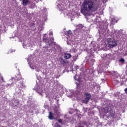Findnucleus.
I'll return each mask as SVG.
<instances>
[{"label": "nucleus", "mask_w": 127, "mask_h": 127, "mask_svg": "<svg viewBox=\"0 0 127 127\" xmlns=\"http://www.w3.org/2000/svg\"><path fill=\"white\" fill-rule=\"evenodd\" d=\"M98 10V6L91 1H85L81 8V12L86 16L89 12H95Z\"/></svg>", "instance_id": "f257e3e1"}, {"label": "nucleus", "mask_w": 127, "mask_h": 127, "mask_svg": "<svg viewBox=\"0 0 127 127\" xmlns=\"http://www.w3.org/2000/svg\"><path fill=\"white\" fill-rule=\"evenodd\" d=\"M104 112L105 113V116L107 119H111V118L114 119L115 118L116 111L110 107L104 108Z\"/></svg>", "instance_id": "f03ea898"}, {"label": "nucleus", "mask_w": 127, "mask_h": 127, "mask_svg": "<svg viewBox=\"0 0 127 127\" xmlns=\"http://www.w3.org/2000/svg\"><path fill=\"white\" fill-rule=\"evenodd\" d=\"M84 97H85L84 99L82 100V103H83L84 104H88V103H89L90 100H91V98H92V96H91L90 93H88L86 92L84 94Z\"/></svg>", "instance_id": "7ed1b4c3"}, {"label": "nucleus", "mask_w": 127, "mask_h": 127, "mask_svg": "<svg viewBox=\"0 0 127 127\" xmlns=\"http://www.w3.org/2000/svg\"><path fill=\"white\" fill-rule=\"evenodd\" d=\"M108 44L110 47L113 48V47H115V46H117V42L115 41V40L111 38H109L107 40Z\"/></svg>", "instance_id": "20e7f679"}, {"label": "nucleus", "mask_w": 127, "mask_h": 127, "mask_svg": "<svg viewBox=\"0 0 127 127\" xmlns=\"http://www.w3.org/2000/svg\"><path fill=\"white\" fill-rule=\"evenodd\" d=\"M43 41L44 42H45V43L47 45V46L46 47H48V46H50V45H51V43H52V41H51V40H50L49 39H47V38H43Z\"/></svg>", "instance_id": "39448f33"}, {"label": "nucleus", "mask_w": 127, "mask_h": 127, "mask_svg": "<svg viewBox=\"0 0 127 127\" xmlns=\"http://www.w3.org/2000/svg\"><path fill=\"white\" fill-rule=\"evenodd\" d=\"M114 82L115 85H117V84L120 83L121 81H122V78H121V76H116L115 78H114Z\"/></svg>", "instance_id": "423d86ee"}, {"label": "nucleus", "mask_w": 127, "mask_h": 127, "mask_svg": "<svg viewBox=\"0 0 127 127\" xmlns=\"http://www.w3.org/2000/svg\"><path fill=\"white\" fill-rule=\"evenodd\" d=\"M29 2V1H28V0H23L22 4L24 6H26L28 5Z\"/></svg>", "instance_id": "0eeeda50"}, {"label": "nucleus", "mask_w": 127, "mask_h": 127, "mask_svg": "<svg viewBox=\"0 0 127 127\" xmlns=\"http://www.w3.org/2000/svg\"><path fill=\"white\" fill-rule=\"evenodd\" d=\"M71 54L66 53L64 55V58L65 59H69V58H71Z\"/></svg>", "instance_id": "6e6552de"}, {"label": "nucleus", "mask_w": 127, "mask_h": 127, "mask_svg": "<svg viewBox=\"0 0 127 127\" xmlns=\"http://www.w3.org/2000/svg\"><path fill=\"white\" fill-rule=\"evenodd\" d=\"M48 118L50 120H53V114L52 113V112H49Z\"/></svg>", "instance_id": "1a4fd4ad"}, {"label": "nucleus", "mask_w": 127, "mask_h": 127, "mask_svg": "<svg viewBox=\"0 0 127 127\" xmlns=\"http://www.w3.org/2000/svg\"><path fill=\"white\" fill-rule=\"evenodd\" d=\"M66 35H67L68 36H70V35H72V31L68 30L67 31L66 33Z\"/></svg>", "instance_id": "9d476101"}, {"label": "nucleus", "mask_w": 127, "mask_h": 127, "mask_svg": "<svg viewBox=\"0 0 127 127\" xmlns=\"http://www.w3.org/2000/svg\"><path fill=\"white\" fill-rule=\"evenodd\" d=\"M119 62H121V63H125V59L124 58H120L119 60Z\"/></svg>", "instance_id": "9b49d317"}, {"label": "nucleus", "mask_w": 127, "mask_h": 127, "mask_svg": "<svg viewBox=\"0 0 127 127\" xmlns=\"http://www.w3.org/2000/svg\"><path fill=\"white\" fill-rule=\"evenodd\" d=\"M73 61H76V60H77V58H78V56H74L72 57Z\"/></svg>", "instance_id": "f8f14e48"}, {"label": "nucleus", "mask_w": 127, "mask_h": 127, "mask_svg": "<svg viewBox=\"0 0 127 127\" xmlns=\"http://www.w3.org/2000/svg\"><path fill=\"white\" fill-rule=\"evenodd\" d=\"M16 82H19L20 84H22V83H23V81H21V79H20L19 80H17Z\"/></svg>", "instance_id": "ddd939ff"}, {"label": "nucleus", "mask_w": 127, "mask_h": 127, "mask_svg": "<svg viewBox=\"0 0 127 127\" xmlns=\"http://www.w3.org/2000/svg\"><path fill=\"white\" fill-rule=\"evenodd\" d=\"M58 122L60 124H62V120L61 119H58Z\"/></svg>", "instance_id": "4468645a"}, {"label": "nucleus", "mask_w": 127, "mask_h": 127, "mask_svg": "<svg viewBox=\"0 0 127 127\" xmlns=\"http://www.w3.org/2000/svg\"><path fill=\"white\" fill-rule=\"evenodd\" d=\"M78 27H79V28H80V29H82V28H83V26L82 25H79L78 26Z\"/></svg>", "instance_id": "2eb2a0df"}, {"label": "nucleus", "mask_w": 127, "mask_h": 127, "mask_svg": "<svg viewBox=\"0 0 127 127\" xmlns=\"http://www.w3.org/2000/svg\"><path fill=\"white\" fill-rule=\"evenodd\" d=\"M124 92H125V94H127V88H126L124 89Z\"/></svg>", "instance_id": "dca6fc26"}, {"label": "nucleus", "mask_w": 127, "mask_h": 127, "mask_svg": "<svg viewBox=\"0 0 127 127\" xmlns=\"http://www.w3.org/2000/svg\"><path fill=\"white\" fill-rule=\"evenodd\" d=\"M0 80H2V82H4V79H3V77L1 76Z\"/></svg>", "instance_id": "f3484780"}, {"label": "nucleus", "mask_w": 127, "mask_h": 127, "mask_svg": "<svg viewBox=\"0 0 127 127\" xmlns=\"http://www.w3.org/2000/svg\"><path fill=\"white\" fill-rule=\"evenodd\" d=\"M49 35H53V33H52V32H51L49 33Z\"/></svg>", "instance_id": "a211bd4d"}, {"label": "nucleus", "mask_w": 127, "mask_h": 127, "mask_svg": "<svg viewBox=\"0 0 127 127\" xmlns=\"http://www.w3.org/2000/svg\"><path fill=\"white\" fill-rule=\"evenodd\" d=\"M56 127H61V126H60V125H59L57 124V126H56Z\"/></svg>", "instance_id": "6ab92c4d"}, {"label": "nucleus", "mask_w": 127, "mask_h": 127, "mask_svg": "<svg viewBox=\"0 0 127 127\" xmlns=\"http://www.w3.org/2000/svg\"><path fill=\"white\" fill-rule=\"evenodd\" d=\"M103 2H104V3H106L107 2V0H103Z\"/></svg>", "instance_id": "aec40b11"}, {"label": "nucleus", "mask_w": 127, "mask_h": 127, "mask_svg": "<svg viewBox=\"0 0 127 127\" xmlns=\"http://www.w3.org/2000/svg\"><path fill=\"white\" fill-rule=\"evenodd\" d=\"M51 39H52V41H54V38L52 37L51 38Z\"/></svg>", "instance_id": "412c9836"}, {"label": "nucleus", "mask_w": 127, "mask_h": 127, "mask_svg": "<svg viewBox=\"0 0 127 127\" xmlns=\"http://www.w3.org/2000/svg\"><path fill=\"white\" fill-rule=\"evenodd\" d=\"M16 102L17 104H19V101L17 100V101H16Z\"/></svg>", "instance_id": "4be33fe9"}, {"label": "nucleus", "mask_w": 127, "mask_h": 127, "mask_svg": "<svg viewBox=\"0 0 127 127\" xmlns=\"http://www.w3.org/2000/svg\"><path fill=\"white\" fill-rule=\"evenodd\" d=\"M35 1H36V2H38V0H35Z\"/></svg>", "instance_id": "5701e85b"}, {"label": "nucleus", "mask_w": 127, "mask_h": 127, "mask_svg": "<svg viewBox=\"0 0 127 127\" xmlns=\"http://www.w3.org/2000/svg\"><path fill=\"white\" fill-rule=\"evenodd\" d=\"M20 0V1H21L22 0Z\"/></svg>", "instance_id": "b1692460"}]
</instances>
